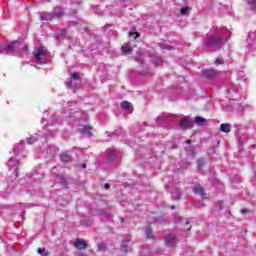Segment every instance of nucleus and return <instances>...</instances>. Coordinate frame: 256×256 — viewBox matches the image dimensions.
I'll return each instance as SVG.
<instances>
[{"mask_svg":"<svg viewBox=\"0 0 256 256\" xmlns=\"http://www.w3.org/2000/svg\"><path fill=\"white\" fill-rule=\"evenodd\" d=\"M106 247H105V244H98V249H97V251L98 252H105L106 251Z\"/></svg>","mask_w":256,"mask_h":256,"instance_id":"4be33fe9","label":"nucleus"},{"mask_svg":"<svg viewBox=\"0 0 256 256\" xmlns=\"http://www.w3.org/2000/svg\"><path fill=\"white\" fill-rule=\"evenodd\" d=\"M127 249H128L127 244H122V251H124L125 253H127Z\"/></svg>","mask_w":256,"mask_h":256,"instance_id":"cd10ccee","label":"nucleus"},{"mask_svg":"<svg viewBox=\"0 0 256 256\" xmlns=\"http://www.w3.org/2000/svg\"><path fill=\"white\" fill-rule=\"evenodd\" d=\"M41 21H52L53 15L51 13H46L40 16Z\"/></svg>","mask_w":256,"mask_h":256,"instance_id":"dca6fc26","label":"nucleus"},{"mask_svg":"<svg viewBox=\"0 0 256 256\" xmlns=\"http://www.w3.org/2000/svg\"><path fill=\"white\" fill-rule=\"evenodd\" d=\"M165 245L168 246L169 249H175L177 247V236L173 233H169L165 237Z\"/></svg>","mask_w":256,"mask_h":256,"instance_id":"f257e3e1","label":"nucleus"},{"mask_svg":"<svg viewBox=\"0 0 256 256\" xmlns=\"http://www.w3.org/2000/svg\"><path fill=\"white\" fill-rule=\"evenodd\" d=\"M27 143H28V145H33V139L28 138V139H27Z\"/></svg>","mask_w":256,"mask_h":256,"instance_id":"7c9ffc66","label":"nucleus"},{"mask_svg":"<svg viewBox=\"0 0 256 256\" xmlns=\"http://www.w3.org/2000/svg\"><path fill=\"white\" fill-rule=\"evenodd\" d=\"M121 49H122V53L127 54V53H131L133 48H131V45H129V43H124Z\"/></svg>","mask_w":256,"mask_h":256,"instance_id":"4468645a","label":"nucleus"},{"mask_svg":"<svg viewBox=\"0 0 256 256\" xmlns=\"http://www.w3.org/2000/svg\"><path fill=\"white\" fill-rule=\"evenodd\" d=\"M155 65H156V67L159 66V65H163V60L157 58V59L155 60Z\"/></svg>","mask_w":256,"mask_h":256,"instance_id":"393cba45","label":"nucleus"},{"mask_svg":"<svg viewBox=\"0 0 256 256\" xmlns=\"http://www.w3.org/2000/svg\"><path fill=\"white\" fill-rule=\"evenodd\" d=\"M220 131H221L222 133H230V131H231V125H229V124H221V125H220Z\"/></svg>","mask_w":256,"mask_h":256,"instance_id":"2eb2a0df","label":"nucleus"},{"mask_svg":"<svg viewBox=\"0 0 256 256\" xmlns=\"http://www.w3.org/2000/svg\"><path fill=\"white\" fill-rule=\"evenodd\" d=\"M187 225H189V222H186V227H187Z\"/></svg>","mask_w":256,"mask_h":256,"instance_id":"e433bc0d","label":"nucleus"},{"mask_svg":"<svg viewBox=\"0 0 256 256\" xmlns=\"http://www.w3.org/2000/svg\"><path fill=\"white\" fill-rule=\"evenodd\" d=\"M181 129L188 130L193 129V120L189 118H183L180 120Z\"/></svg>","mask_w":256,"mask_h":256,"instance_id":"39448f33","label":"nucleus"},{"mask_svg":"<svg viewBox=\"0 0 256 256\" xmlns=\"http://www.w3.org/2000/svg\"><path fill=\"white\" fill-rule=\"evenodd\" d=\"M248 3H249L250 5L256 6V0H248Z\"/></svg>","mask_w":256,"mask_h":256,"instance_id":"c756f323","label":"nucleus"},{"mask_svg":"<svg viewBox=\"0 0 256 256\" xmlns=\"http://www.w3.org/2000/svg\"><path fill=\"white\" fill-rule=\"evenodd\" d=\"M240 213H242V215H244V213H251V211L248 209H242V210H240Z\"/></svg>","mask_w":256,"mask_h":256,"instance_id":"c85d7f7f","label":"nucleus"},{"mask_svg":"<svg viewBox=\"0 0 256 256\" xmlns=\"http://www.w3.org/2000/svg\"><path fill=\"white\" fill-rule=\"evenodd\" d=\"M171 209H175V206H172Z\"/></svg>","mask_w":256,"mask_h":256,"instance_id":"c9c22d12","label":"nucleus"},{"mask_svg":"<svg viewBox=\"0 0 256 256\" xmlns=\"http://www.w3.org/2000/svg\"><path fill=\"white\" fill-rule=\"evenodd\" d=\"M71 75H72V79H74V81H79V79H81V76H79V74L76 72L72 73Z\"/></svg>","mask_w":256,"mask_h":256,"instance_id":"b1692460","label":"nucleus"},{"mask_svg":"<svg viewBox=\"0 0 256 256\" xmlns=\"http://www.w3.org/2000/svg\"><path fill=\"white\" fill-rule=\"evenodd\" d=\"M47 49L45 47L37 48L34 52V57L37 61H43V59H47Z\"/></svg>","mask_w":256,"mask_h":256,"instance_id":"20e7f679","label":"nucleus"},{"mask_svg":"<svg viewBox=\"0 0 256 256\" xmlns=\"http://www.w3.org/2000/svg\"><path fill=\"white\" fill-rule=\"evenodd\" d=\"M216 63H217L218 65H223V63H224L223 58H217V59H216Z\"/></svg>","mask_w":256,"mask_h":256,"instance_id":"bb28decb","label":"nucleus"},{"mask_svg":"<svg viewBox=\"0 0 256 256\" xmlns=\"http://www.w3.org/2000/svg\"><path fill=\"white\" fill-rule=\"evenodd\" d=\"M17 42H12L11 44L4 45L0 49L1 55H10L11 53H15V50L17 49Z\"/></svg>","mask_w":256,"mask_h":256,"instance_id":"f03ea898","label":"nucleus"},{"mask_svg":"<svg viewBox=\"0 0 256 256\" xmlns=\"http://www.w3.org/2000/svg\"><path fill=\"white\" fill-rule=\"evenodd\" d=\"M117 157H119V153L115 150H109L108 154H107V159L108 161H115V159H117Z\"/></svg>","mask_w":256,"mask_h":256,"instance_id":"1a4fd4ad","label":"nucleus"},{"mask_svg":"<svg viewBox=\"0 0 256 256\" xmlns=\"http://www.w3.org/2000/svg\"><path fill=\"white\" fill-rule=\"evenodd\" d=\"M186 143H187L188 145H191V139L186 140Z\"/></svg>","mask_w":256,"mask_h":256,"instance_id":"473e14b6","label":"nucleus"},{"mask_svg":"<svg viewBox=\"0 0 256 256\" xmlns=\"http://www.w3.org/2000/svg\"><path fill=\"white\" fill-rule=\"evenodd\" d=\"M219 75V72L217 70L213 69H203L200 77L202 79H214V77H217Z\"/></svg>","mask_w":256,"mask_h":256,"instance_id":"7ed1b4c3","label":"nucleus"},{"mask_svg":"<svg viewBox=\"0 0 256 256\" xmlns=\"http://www.w3.org/2000/svg\"><path fill=\"white\" fill-rule=\"evenodd\" d=\"M91 131H93V127L86 125L80 130V133H82V135H89V137H93V133Z\"/></svg>","mask_w":256,"mask_h":256,"instance_id":"6e6552de","label":"nucleus"},{"mask_svg":"<svg viewBox=\"0 0 256 256\" xmlns=\"http://www.w3.org/2000/svg\"><path fill=\"white\" fill-rule=\"evenodd\" d=\"M197 165H198L199 169H201V167H203V165H205V159H203V158L198 159Z\"/></svg>","mask_w":256,"mask_h":256,"instance_id":"5701e85b","label":"nucleus"},{"mask_svg":"<svg viewBox=\"0 0 256 256\" xmlns=\"http://www.w3.org/2000/svg\"><path fill=\"white\" fill-rule=\"evenodd\" d=\"M193 192L196 195L201 196L202 199H205V190L203 189V187L197 186L196 188H194Z\"/></svg>","mask_w":256,"mask_h":256,"instance_id":"9d476101","label":"nucleus"},{"mask_svg":"<svg viewBox=\"0 0 256 256\" xmlns=\"http://www.w3.org/2000/svg\"><path fill=\"white\" fill-rule=\"evenodd\" d=\"M187 230H188V231H191V226H187Z\"/></svg>","mask_w":256,"mask_h":256,"instance_id":"f704fd0d","label":"nucleus"},{"mask_svg":"<svg viewBox=\"0 0 256 256\" xmlns=\"http://www.w3.org/2000/svg\"><path fill=\"white\" fill-rule=\"evenodd\" d=\"M37 253L39 255H43V256H49L50 255L49 251L45 248H38Z\"/></svg>","mask_w":256,"mask_h":256,"instance_id":"6ab92c4d","label":"nucleus"},{"mask_svg":"<svg viewBox=\"0 0 256 256\" xmlns=\"http://www.w3.org/2000/svg\"><path fill=\"white\" fill-rule=\"evenodd\" d=\"M56 177H57L60 185H63V187H67L68 183H67V178H65V175L57 174Z\"/></svg>","mask_w":256,"mask_h":256,"instance_id":"9b49d317","label":"nucleus"},{"mask_svg":"<svg viewBox=\"0 0 256 256\" xmlns=\"http://www.w3.org/2000/svg\"><path fill=\"white\" fill-rule=\"evenodd\" d=\"M131 29H132V32L128 33L129 37H134V39H138V37H141V34L137 32V27L132 26Z\"/></svg>","mask_w":256,"mask_h":256,"instance_id":"f8f14e48","label":"nucleus"},{"mask_svg":"<svg viewBox=\"0 0 256 256\" xmlns=\"http://www.w3.org/2000/svg\"><path fill=\"white\" fill-rule=\"evenodd\" d=\"M83 169H87V164L82 165Z\"/></svg>","mask_w":256,"mask_h":256,"instance_id":"72a5a7b5","label":"nucleus"},{"mask_svg":"<svg viewBox=\"0 0 256 256\" xmlns=\"http://www.w3.org/2000/svg\"><path fill=\"white\" fill-rule=\"evenodd\" d=\"M194 123H196V125H203V123H207V119L201 116H197L194 120Z\"/></svg>","mask_w":256,"mask_h":256,"instance_id":"f3484780","label":"nucleus"},{"mask_svg":"<svg viewBox=\"0 0 256 256\" xmlns=\"http://www.w3.org/2000/svg\"><path fill=\"white\" fill-rule=\"evenodd\" d=\"M53 15V19H60V17H63L65 15V12L61 11L59 13H54Z\"/></svg>","mask_w":256,"mask_h":256,"instance_id":"412c9836","label":"nucleus"},{"mask_svg":"<svg viewBox=\"0 0 256 256\" xmlns=\"http://www.w3.org/2000/svg\"><path fill=\"white\" fill-rule=\"evenodd\" d=\"M146 237H147V239H151L152 241H155V234L153 233V231L151 229H148L146 231Z\"/></svg>","mask_w":256,"mask_h":256,"instance_id":"aec40b11","label":"nucleus"},{"mask_svg":"<svg viewBox=\"0 0 256 256\" xmlns=\"http://www.w3.org/2000/svg\"><path fill=\"white\" fill-rule=\"evenodd\" d=\"M120 107L123 111H129V109H131V102L123 101L121 102Z\"/></svg>","mask_w":256,"mask_h":256,"instance_id":"ddd939ff","label":"nucleus"},{"mask_svg":"<svg viewBox=\"0 0 256 256\" xmlns=\"http://www.w3.org/2000/svg\"><path fill=\"white\" fill-rule=\"evenodd\" d=\"M177 199H179V196H177Z\"/></svg>","mask_w":256,"mask_h":256,"instance_id":"4c0bfd02","label":"nucleus"},{"mask_svg":"<svg viewBox=\"0 0 256 256\" xmlns=\"http://www.w3.org/2000/svg\"><path fill=\"white\" fill-rule=\"evenodd\" d=\"M105 189H110L111 185L109 183L104 184Z\"/></svg>","mask_w":256,"mask_h":256,"instance_id":"2f4dec72","label":"nucleus"},{"mask_svg":"<svg viewBox=\"0 0 256 256\" xmlns=\"http://www.w3.org/2000/svg\"><path fill=\"white\" fill-rule=\"evenodd\" d=\"M187 11H189V9L187 7L181 8L180 13L181 15H185V13H187Z\"/></svg>","mask_w":256,"mask_h":256,"instance_id":"a878e982","label":"nucleus"},{"mask_svg":"<svg viewBox=\"0 0 256 256\" xmlns=\"http://www.w3.org/2000/svg\"><path fill=\"white\" fill-rule=\"evenodd\" d=\"M60 159L63 163H71V156H69L68 154H62L60 156Z\"/></svg>","mask_w":256,"mask_h":256,"instance_id":"a211bd4d","label":"nucleus"},{"mask_svg":"<svg viewBox=\"0 0 256 256\" xmlns=\"http://www.w3.org/2000/svg\"><path fill=\"white\" fill-rule=\"evenodd\" d=\"M74 247H76L77 249H87V242L83 239H77L74 242Z\"/></svg>","mask_w":256,"mask_h":256,"instance_id":"0eeeda50","label":"nucleus"},{"mask_svg":"<svg viewBox=\"0 0 256 256\" xmlns=\"http://www.w3.org/2000/svg\"><path fill=\"white\" fill-rule=\"evenodd\" d=\"M219 43H221V37L219 35H216V36L208 39L207 47H209V48L215 47V46L219 45Z\"/></svg>","mask_w":256,"mask_h":256,"instance_id":"423d86ee","label":"nucleus"}]
</instances>
